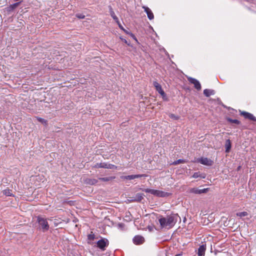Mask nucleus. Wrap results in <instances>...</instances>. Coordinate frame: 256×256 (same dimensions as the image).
<instances>
[{"mask_svg":"<svg viewBox=\"0 0 256 256\" xmlns=\"http://www.w3.org/2000/svg\"><path fill=\"white\" fill-rule=\"evenodd\" d=\"M214 94L213 92V90H208V89H205L204 90V94L206 96H211L212 94Z\"/></svg>","mask_w":256,"mask_h":256,"instance_id":"f3484780","label":"nucleus"},{"mask_svg":"<svg viewBox=\"0 0 256 256\" xmlns=\"http://www.w3.org/2000/svg\"><path fill=\"white\" fill-rule=\"evenodd\" d=\"M6 194H8V196H10V192H8V194L6 192Z\"/></svg>","mask_w":256,"mask_h":256,"instance_id":"2f4dec72","label":"nucleus"},{"mask_svg":"<svg viewBox=\"0 0 256 256\" xmlns=\"http://www.w3.org/2000/svg\"><path fill=\"white\" fill-rule=\"evenodd\" d=\"M192 178H206V174H201L200 172H196L194 174L192 175Z\"/></svg>","mask_w":256,"mask_h":256,"instance_id":"dca6fc26","label":"nucleus"},{"mask_svg":"<svg viewBox=\"0 0 256 256\" xmlns=\"http://www.w3.org/2000/svg\"><path fill=\"white\" fill-rule=\"evenodd\" d=\"M36 120L40 122H41L42 124H43L45 125V126H46L47 124H48V122L46 120L42 118H40V117H36Z\"/></svg>","mask_w":256,"mask_h":256,"instance_id":"a211bd4d","label":"nucleus"},{"mask_svg":"<svg viewBox=\"0 0 256 256\" xmlns=\"http://www.w3.org/2000/svg\"><path fill=\"white\" fill-rule=\"evenodd\" d=\"M108 245V240L106 238H102L97 242V246L102 250H104Z\"/></svg>","mask_w":256,"mask_h":256,"instance_id":"39448f33","label":"nucleus"},{"mask_svg":"<svg viewBox=\"0 0 256 256\" xmlns=\"http://www.w3.org/2000/svg\"><path fill=\"white\" fill-rule=\"evenodd\" d=\"M153 84L156 89V91L162 96V98L164 100H166V94L163 90L162 89V86L157 82H154Z\"/></svg>","mask_w":256,"mask_h":256,"instance_id":"20e7f679","label":"nucleus"},{"mask_svg":"<svg viewBox=\"0 0 256 256\" xmlns=\"http://www.w3.org/2000/svg\"><path fill=\"white\" fill-rule=\"evenodd\" d=\"M112 16L113 18L116 21V22H118V18L114 15V14H112Z\"/></svg>","mask_w":256,"mask_h":256,"instance_id":"a878e982","label":"nucleus"},{"mask_svg":"<svg viewBox=\"0 0 256 256\" xmlns=\"http://www.w3.org/2000/svg\"><path fill=\"white\" fill-rule=\"evenodd\" d=\"M123 31L126 34H128L130 35V34L131 32H128V30H126L124 29V30H123Z\"/></svg>","mask_w":256,"mask_h":256,"instance_id":"c756f323","label":"nucleus"},{"mask_svg":"<svg viewBox=\"0 0 256 256\" xmlns=\"http://www.w3.org/2000/svg\"><path fill=\"white\" fill-rule=\"evenodd\" d=\"M120 38L121 39V40H122H122H124V38H121V37H120Z\"/></svg>","mask_w":256,"mask_h":256,"instance_id":"72a5a7b5","label":"nucleus"},{"mask_svg":"<svg viewBox=\"0 0 256 256\" xmlns=\"http://www.w3.org/2000/svg\"><path fill=\"white\" fill-rule=\"evenodd\" d=\"M76 16L79 18H84L85 16L82 14H76Z\"/></svg>","mask_w":256,"mask_h":256,"instance_id":"5701e85b","label":"nucleus"},{"mask_svg":"<svg viewBox=\"0 0 256 256\" xmlns=\"http://www.w3.org/2000/svg\"><path fill=\"white\" fill-rule=\"evenodd\" d=\"M147 175L145 174H135V175H129L122 177V178L126 180H133L136 178H139L141 177H146Z\"/></svg>","mask_w":256,"mask_h":256,"instance_id":"9d476101","label":"nucleus"},{"mask_svg":"<svg viewBox=\"0 0 256 256\" xmlns=\"http://www.w3.org/2000/svg\"><path fill=\"white\" fill-rule=\"evenodd\" d=\"M15 8H16V3L12 4L9 8L12 10L14 9Z\"/></svg>","mask_w":256,"mask_h":256,"instance_id":"393cba45","label":"nucleus"},{"mask_svg":"<svg viewBox=\"0 0 256 256\" xmlns=\"http://www.w3.org/2000/svg\"><path fill=\"white\" fill-rule=\"evenodd\" d=\"M144 12L146 13L148 18L151 20L154 18V16L152 10L147 6H143Z\"/></svg>","mask_w":256,"mask_h":256,"instance_id":"9b49d317","label":"nucleus"},{"mask_svg":"<svg viewBox=\"0 0 256 256\" xmlns=\"http://www.w3.org/2000/svg\"><path fill=\"white\" fill-rule=\"evenodd\" d=\"M95 182H96V181L95 180H94L92 181V182L90 183L91 184H94Z\"/></svg>","mask_w":256,"mask_h":256,"instance_id":"7c9ffc66","label":"nucleus"},{"mask_svg":"<svg viewBox=\"0 0 256 256\" xmlns=\"http://www.w3.org/2000/svg\"><path fill=\"white\" fill-rule=\"evenodd\" d=\"M206 249V246L204 245H202L200 246L198 249V256H204L205 254Z\"/></svg>","mask_w":256,"mask_h":256,"instance_id":"ddd939ff","label":"nucleus"},{"mask_svg":"<svg viewBox=\"0 0 256 256\" xmlns=\"http://www.w3.org/2000/svg\"><path fill=\"white\" fill-rule=\"evenodd\" d=\"M170 117L171 118H174V119H176V120H178V118H179L178 116H175L174 114H171L170 115Z\"/></svg>","mask_w":256,"mask_h":256,"instance_id":"b1692460","label":"nucleus"},{"mask_svg":"<svg viewBox=\"0 0 256 256\" xmlns=\"http://www.w3.org/2000/svg\"><path fill=\"white\" fill-rule=\"evenodd\" d=\"M122 42H124L125 44H127L128 45H130V44L128 43V41L126 40V39H124L122 40Z\"/></svg>","mask_w":256,"mask_h":256,"instance_id":"cd10ccee","label":"nucleus"},{"mask_svg":"<svg viewBox=\"0 0 256 256\" xmlns=\"http://www.w3.org/2000/svg\"><path fill=\"white\" fill-rule=\"evenodd\" d=\"M226 152H229L231 148V142L230 140H227L225 144Z\"/></svg>","mask_w":256,"mask_h":256,"instance_id":"4468645a","label":"nucleus"},{"mask_svg":"<svg viewBox=\"0 0 256 256\" xmlns=\"http://www.w3.org/2000/svg\"><path fill=\"white\" fill-rule=\"evenodd\" d=\"M181 256L180 254H177V255H176L175 256Z\"/></svg>","mask_w":256,"mask_h":256,"instance_id":"c9c22d12","label":"nucleus"},{"mask_svg":"<svg viewBox=\"0 0 256 256\" xmlns=\"http://www.w3.org/2000/svg\"><path fill=\"white\" fill-rule=\"evenodd\" d=\"M98 167L104 168H116V166L112 164H100L98 166Z\"/></svg>","mask_w":256,"mask_h":256,"instance_id":"2eb2a0df","label":"nucleus"},{"mask_svg":"<svg viewBox=\"0 0 256 256\" xmlns=\"http://www.w3.org/2000/svg\"><path fill=\"white\" fill-rule=\"evenodd\" d=\"M134 40H136V42H138V40L137 38H136V37L135 38H134Z\"/></svg>","mask_w":256,"mask_h":256,"instance_id":"473e14b6","label":"nucleus"},{"mask_svg":"<svg viewBox=\"0 0 256 256\" xmlns=\"http://www.w3.org/2000/svg\"><path fill=\"white\" fill-rule=\"evenodd\" d=\"M228 122H232V123H234V124H240V122L238 120H232V119H231V118H228Z\"/></svg>","mask_w":256,"mask_h":256,"instance_id":"4be33fe9","label":"nucleus"},{"mask_svg":"<svg viewBox=\"0 0 256 256\" xmlns=\"http://www.w3.org/2000/svg\"><path fill=\"white\" fill-rule=\"evenodd\" d=\"M188 80L194 85V88L198 90H201V85L200 82L196 79L191 77L188 78Z\"/></svg>","mask_w":256,"mask_h":256,"instance_id":"0eeeda50","label":"nucleus"},{"mask_svg":"<svg viewBox=\"0 0 256 256\" xmlns=\"http://www.w3.org/2000/svg\"><path fill=\"white\" fill-rule=\"evenodd\" d=\"M248 215V213L246 212H243L236 213V216L240 218L246 216H247Z\"/></svg>","mask_w":256,"mask_h":256,"instance_id":"6ab92c4d","label":"nucleus"},{"mask_svg":"<svg viewBox=\"0 0 256 256\" xmlns=\"http://www.w3.org/2000/svg\"><path fill=\"white\" fill-rule=\"evenodd\" d=\"M37 222L43 232L48 231L50 228L47 219L41 216L37 217Z\"/></svg>","mask_w":256,"mask_h":256,"instance_id":"7ed1b4c3","label":"nucleus"},{"mask_svg":"<svg viewBox=\"0 0 256 256\" xmlns=\"http://www.w3.org/2000/svg\"><path fill=\"white\" fill-rule=\"evenodd\" d=\"M208 188L200 190L196 188H194L190 189L189 192L191 193H194L195 194H202L206 193L208 191Z\"/></svg>","mask_w":256,"mask_h":256,"instance_id":"423d86ee","label":"nucleus"},{"mask_svg":"<svg viewBox=\"0 0 256 256\" xmlns=\"http://www.w3.org/2000/svg\"><path fill=\"white\" fill-rule=\"evenodd\" d=\"M143 191L159 197H167L170 194V193L167 192L150 188L144 189Z\"/></svg>","mask_w":256,"mask_h":256,"instance_id":"f03ea898","label":"nucleus"},{"mask_svg":"<svg viewBox=\"0 0 256 256\" xmlns=\"http://www.w3.org/2000/svg\"><path fill=\"white\" fill-rule=\"evenodd\" d=\"M118 26H119V28L122 30H124V27L121 25V24L120 23V22L118 21Z\"/></svg>","mask_w":256,"mask_h":256,"instance_id":"bb28decb","label":"nucleus"},{"mask_svg":"<svg viewBox=\"0 0 256 256\" xmlns=\"http://www.w3.org/2000/svg\"><path fill=\"white\" fill-rule=\"evenodd\" d=\"M103 180H108V179H107V178L105 179L104 178H103Z\"/></svg>","mask_w":256,"mask_h":256,"instance_id":"f704fd0d","label":"nucleus"},{"mask_svg":"<svg viewBox=\"0 0 256 256\" xmlns=\"http://www.w3.org/2000/svg\"><path fill=\"white\" fill-rule=\"evenodd\" d=\"M94 238L95 235L92 232H91L88 236V238L89 240H93L94 239Z\"/></svg>","mask_w":256,"mask_h":256,"instance_id":"aec40b11","label":"nucleus"},{"mask_svg":"<svg viewBox=\"0 0 256 256\" xmlns=\"http://www.w3.org/2000/svg\"><path fill=\"white\" fill-rule=\"evenodd\" d=\"M198 162L200 164L208 166H212L213 164V162L210 159L206 158H202L198 160Z\"/></svg>","mask_w":256,"mask_h":256,"instance_id":"6e6552de","label":"nucleus"},{"mask_svg":"<svg viewBox=\"0 0 256 256\" xmlns=\"http://www.w3.org/2000/svg\"><path fill=\"white\" fill-rule=\"evenodd\" d=\"M130 36L134 39V38H135L136 36H134V35L132 34V33H130Z\"/></svg>","mask_w":256,"mask_h":256,"instance_id":"c85d7f7f","label":"nucleus"},{"mask_svg":"<svg viewBox=\"0 0 256 256\" xmlns=\"http://www.w3.org/2000/svg\"><path fill=\"white\" fill-rule=\"evenodd\" d=\"M186 162V160H184L180 159V160H178L173 162L172 164H174V165H177L178 164H181V163H184Z\"/></svg>","mask_w":256,"mask_h":256,"instance_id":"412c9836","label":"nucleus"},{"mask_svg":"<svg viewBox=\"0 0 256 256\" xmlns=\"http://www.w3.org/2000/svg\"><path fill=\"white\" fill-rule=\"evenodd\" d=\"M241 115L243 116L246 118H248L250 120H254V121L256 120V118L252 114H251L250 113L245 112H241Z\"/></svg>","mask_w":256,"mask_h":256,"instance_id":"f8f14e48","label":"nucleus"},{"mask_svg":"<svg viewBox=\"0 0 256 256\" xmlns=\"http://www.w3.org/2000/svg\"><path fill=\"white\" fill-rule=\"evenodd\" d=\"M176 216L170 215L166 217H162L158 219L159 222L162 228H170L176 223Z\"/></svg>","mask_w":256,"mask_h":256,"instance_id":"f257e3e1","label":"nucleus"},{"mask_svg":"<svg viewBox=\"0 0 256 256\" xmlns=\"http://www.w3.org/2000/svg\"><path fill=\"white\" fill-rule=\"evenodd\" d=\"M144 241V238L141 236H136L133 238V242L136 244H142Z\"/></svg>","mask_w":256,"mask_h":256,"instance_id":"1a4fd4ad","label":"nucleus"}]
</instances>
